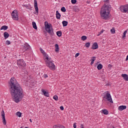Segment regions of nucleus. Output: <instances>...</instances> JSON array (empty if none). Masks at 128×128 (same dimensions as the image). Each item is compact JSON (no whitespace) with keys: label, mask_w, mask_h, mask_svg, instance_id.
<instances>
[{"label":"nucleus","mask_w":128,"mask_h":128,"mask_svg":"<svg viewBox=\"0 0 128 128\" xmlns=\"http://www.w3.org/2000/svg\"><path fill=\"white\" fill-rule=\"evenodd\" d=\"M121 76L123 78L124 80L126 82L128 81V76L126 74H122Z\"/></svg>","instance_id":"nucleus-13"},{"label":"nucleus","mask_w":128,"mask_h":128,"mask_svg":"<svg viewBox=\"0 0 128 128\" xmlns=\"http://www.w3.org/2000/svg\"><path fill=\"white\" fill-rule=\"evenodd\" d=\"M30 122H32V119H30Z\"/></svg>","instance_id":"nucleus-45"},{"label":"nucleus","mask_w":128,"mask_h":128,"mask_svg":"<svg viewBox=\"0 0 128 128\" xmlns=\"http://www.w3.org/2000/svg\"><path fill=\"white\" fill-rule=\"evenodd\" d=\"M71 2L72 4H76V0H72Z\"/></svg>","instance_id":"nucleus-35"},{"label":"nucleus","mask_w":128,"mask_h":128,"mask_svg":"<svg viewBox=\"0 0 128 128\" xmlns=\"http://www.w3.org/2000/svg\"><path fill=\"white\" fill-rule=\"evenodd\" d=\"M12 20H18V10H13L11 14Z\"/></svg>","instance_id":"nucleus-5"},{"label":"nucleus","mask_w":128,"mask_h":128,"mask_svg":"<svg viewBox=\"0 0 128 128\" xmlns=\"http://www.w3.org/2000/svg\"><path fill=\"white\" fill-rule=\"evenodd\" d=\"M74 128H76V123H74Z\"/></svg>","instance_id":"nucleus-41"},{"label":"nucleus","mask_w":128,"mask_h":128,"mask_svg":"<svg viewBox=\"0 0 128 128\" xmlns=\"http://www.w3.org/2000/svg\"><path fill=\"white\" fill-rule=\"evenodd\" d=\"M56 34H57V36H58L59 37L62 36V32H61V31H58V32H56Z\"/></svg>","instance_id":"nucleus-29"},{"label":"nucleus","mask_w":128,"mask_h":128,"mask_svg":"<svg viewBox=\"0 0 128 128\" xmlns=\"http://www.w3.org/2000/svg\"><path fill=\"white\" fill-rule=\"evenodd\" d=\"M102 112L104 114H108V111L106 109L102 110Z\"/></svg>","instance_id":"nucleus-18"},{"label":"nucleus","mask_w":128,"mask_h":128,"mask_svg":"<svg viewBox=\"0 0 128 128\" xmlns=\"http://www.w3.org/2000/svg\"><path fill=\"white\" fill-rule=\"evenodd\" d=\"M60 12H58V11L56 10V18H57V20H60Z\"/></svg>","instance_id":"nucleus-16"},{"label":"nucleus","mask_w":128,"mask_h":128,"mask_svg":"<svg viewBox=\"0 0 128 128\" xmlns=\"http://www.w3.org/2000/svg\"><path fill=\"white\" fill-rule=\"evenodd\" d=\"M6 114H4V111L2 110V120H3L2 122L4 124L6 125Z\"/></svg>","instance_id":"nucleus-10"},{"label":"nucleus","mask_w":128,"mask_h":128,"mask_svg":"<svg viewBox=\"0 0 128 128\" xmlns=\"http://www.w3.org/2000/svg\"><path fill=\"white\" fill-rule=\"evenodd\" d=\"M45 30L50 36H54V29L52 26V24H48V22L46 21L44 22Z\"/></svg>","instance_id":"nucleus-4"},{"label":"nucleus","mask_w":128,"mask_h":128,"mask_svg":"<svg viewBox=\"0 0 128 128\" xmlns=\"http://www.w3.org/2000/svg\"><path fill=\"white\" fill-rule=\"evenodd\" d=\"M80 128H84V124H81V125H80Z\"/></svg>","instance_id":"nucleus-43"},{"label":"nucleus","mask_w":128,"mask_h":128,"mask_svg":"<svg viewBox=\"0 0 128 128\" xmlns=\"http://www.w3.org/2000/svg\"><path fill=\"white\" fill-rule=\"evenodd\" d=\"M110 32L111 34H116V30H114V28H112L111 30H110Z\"/></svg>","instance_id":"nucleus-25"},{"label":"nucleus","mask_w":128,"mask_h":128,"mask_svg":"<svg viewBox=\"0 0 128 128\" xmlns=\"http://www.w3.org/2000/svg\"><path fill=\"white\" fill-rule=\"evenodd\" d=\"M4 38L5 40H6L10 36V34L8 33V32H4Z\"/></svg>","instance_id":"nucleus-17"},{"label":"nucleus","mask_w":128,"mask_h":128,"mask_svg":"<svg viewBox=\"0 0 128 128\" xmlns=\"http://www.w3.org/2000/svg\"><path fill=\"white\" fill-rule=\"evenodd\" d=\"M53 98H54V100H58V96L55 95V96H54Z\"/></svg>","instance_id":"nucleus-32"},{"label":"nucleus","mask_w":128,"mask_h":128,"mask_svg":"<svg viewBox=\"0 0 128 128\" xmlns=\"http://www.w3.org/2000/svg\"><path fill=\"white\" fill-rule=\"evenodd\" d=\"M34 6L38 14V1H36V0H34Z\"/></svg>","instance_id":"nucleus-11"},{"label":"nucleus","mask_w":128,"mask_h":128,"mask_svg":"<svg viewBox=\"0 0 128 128\" xmlns=\"http://www.w3.org/2000/svg\"><path fill=\"white\" fill-rule=\"evenodd\" d=\"M90 42H86V44H85V46H86V48H90Z\"/></svg>","instance_id":"nucleus-30"},{"label":"nucleus","mask_w":128,"mask_h":128,"mask_svg":"<svg viewBox=\"0 0 128 128\" xmlns=\"http://www.w3.org/2000/svg\"><path fill=\"white\" fill-rule=\"evenodd\" d=\"M120 12H127L128 14V5L121 6L120 8Z\"/></svg>","instance_id":"nucleus-8"},{"label":"nucleus","mask_w":128,"mask_h":128,"mask_svg":"<svg viewBox=\"0 0 128 128\" xmlns=\"http://www.w3.org/2000/svg\"><path fill=\"white\" fill-rule=\"evenodd\" d=\"M104 98H106L107 100H108V102H111L112 104L114 102L112 101V96H110V92H107L106 96H104Z\"/></svg>","instance_id":"nucleus-7"},{"label":"nucleus","mask_w":128,"mask_h":128,"mask_svg":"<svg viewBox=\"0 0 128 128\" xmlns=\"http://www.w3.org/2000/svg\"><path fill=\"white\" fill-rule=\"evenodd\" d=\"M44 60H46V66H48L50 68V70H56V66H54V64L52 62V60H51V58H48V56H44Z\"/></svg>","instance_id":"nucleus-3"},{"label":"nucleus","mask_w":128,"mask_h":128,"mask_svg":"<svg viewBox=\"0 0 128 128\" xmlns=\"http://www.w3.org/2000/svg\"><path fill=\"white\" fill-rule=\"evenodd\" d=\"M40 52L42 54H44V56H48V55H46V52H44V50H42V48H40Z\"/></svg>","instance_id":"nucleus-20"},{"label":"nucleus","mask_w":128,"mask_h":128,"mask_svg":"<svg viewBox=\"0 0 128 128\" xmlns=\"http://www.w3.org/2000/svg\"><path fill=\"white\" fill-rule=\"evenodd\" d=\"M16 115L17 116H18V118H20L22 116V112H18L16 113Z\"/></svg>","instance_id":"nucleus-26"},{"label":"nucleus","mask_w":128,"mask_h":128,"mask_svg":"<svg viewBox=\"0 0 128 128\" xmlns=\"http://www.w3.org/2000/svg\"><path fill=\"white\" fill-rule=\"evenodd\" d=\"M62 24H63V26H68V22L66 21H63Z\"/></svg>","instance_id":"nucleus-28"},{"label":"nucleus","mask_w":128,"mask_h":128,"mask_svg":"<svg viewBox=\"0 0 128 128\" xmlns=\"http://www.w3.org/2000/svg\"><path fill=\"white\" fill-rule=\"evenodd\" d=\"M17 64L18 68H24V66H26V62L22 59H20L18 60H17Z\"/></svg>","instance_id":"nucleus-6"},{"label":"nucleus","mask_w":128,"mask_h":128,"mask_svg":"<svg viewBox=\"0 0 128 128\" xmlns=\"http://www.w3.org/2000/svg\"><path fill=\"white\" fill-rule=\"evenodd\" d=\"M30 48V46L28 44H26L21 46V49L22 50L23 52H26V50H28Z\"/></svg>","instance_id":"nucleus-9"},{"label":"nucleus","mask_w":128,"mask_h":128,"mask_svg":"<svg viewBox=\"0 0 128 128\" xmlns=\"http://www.w3.org/2000/svg\"><path fill=\"white\" fill-rule=\"evenodd\" d=\"M80 56V53H77L75 54V58H78Z\"/></svg>","instance_id":"nucleus-39"},{"label":"nucleus","mask_w":128,"mask_h":128,"mask_svg":"<svg viewBox=\"0 0 128 128\" xmlns=\"http://www.w3.org/2000/svg\"><path fill=\"white\" fill-rule=\"evenodd\" d=\"M96 56H93V57H92V62H94V61L96 60Z\"/></svg>","instance_id":"nucleus-36"},{"label":"nucleus","mask_w":128,"mask_h":128,"mask_svg":"<svg viewBox=\"0 0 128 128\" xmlns=\"http://www.w3.org/2000/svg\"><path fill=\"white\" fill-rule=\"evenodd\" d=\"M61 10L63 12H66V8L64 7H62L61 8Z\"/></svg>","instance_id":"nucleus-31"},{"label":"nucleus","mask_w":128,"mask_h":128,"mask_svg":"<svg viewBox=\"0 0 128 128\" xmlns=\"http://www.w3.org/2000/svg\"><path fill=\"white\" fill-rule=\"evenodd\" d=\"M104 32V29H102V30L98 32V34L97 35L98 36H100V34H102Z\"/></svg>","instance_id":"nucleus-34"},{"label":"nucleus","mask_w":128,"mask_h":128,"mask_svg":"<svg viewBox=\"0 0 128 128\" xmlns=\"http://www.w3.org/2000/svg\"><path fill=\"white\" fill-rule=\"evenodd\" d=\"M42 92H43L45 96H46L47 98H48L50 96V94H48V92H46V90H44L42 89Z\"/></svg>","instance_id":"nucleus-14"},{"label":"nucleus","mask_w":128,"mask_h":128,"mask_svg":"<svg viewBox=\"0 0 128 128\" xmlns=\"http://www.w3.org/2000/svg\"><path fill=\"white\" fill-rule=\"evenodd\" d=\"M32 24L34 28V30H38V26H36V22H32Z\"/></svg>","instance_id":"nucleus-19"},{"label":"nucleus","mask_w":128,"mask_h":128,"mask_svg":"<svg viewBox=\"0 0 128 128\" xmlns=\"http://www.w3.org/2000/svg\"><path fill=\"white\" fill-rule=\"evenodd\" d=\"M94 61H92V62H90L91 66H92V64H94Z\"/></svg>","instance_id":"nucleus-44"},{"label":"nucleus","mask_w":128,"mask_h":128,"mask_svg":"<svg viewBox=\"0 0 128 128\" xmlns=\"http://www.w3.org/2000/svg\"><path fill=\"white\" fill-rule=\"evenodd\" d=\"M87 38L86 36H82L81 38L82 40H86Z\"/></svg>","instance_id":"nucleus-33"},{"label":"nucleus","mask_w":128,"mask_h":128,"mask_svg":"<svg viewBox=\"0 0 128 128\" xmlns=\"http://www.w3.org/2000/svg\"><path fill=\"white\" fill-rule=\"evenodd\" d=\"M60 110H64V108L63 106H60Z\"/></svg>","instance_id":"nucleus-40"},{"label":"nucleus","mask_w":128,"mask_h":128,"mask_svg":"<svg viewBox=\"0 0 128 128\" xmlns=\"http://www.w3.org/2000/svg\"><path fill=\"white\" fill-rule=\"evenodd\" d=\"M126 109V106H120L118 108V110L122 111Z\"/></svg>","instance_id":"nucleus-15"},{"label":"nucleus","mask_w":128,"mask_h":128,"mask_svg":"<svg viewBox=\"0 0 128 128\" xmlns=\"http://www.w3.org/2000/svg\"><path fill=\"white\" fill-rule=\"evenodd\" d=\"M110 4H104L100 12L102 18L103 20H108L110 18Z\"/></svg>","instance_id":"nucleus-2"},{"label":"nucleus","mask_w":128,"mask_h":128,"mask_svg":"<svg viewBox=\"0 0 128 128\" xmlns=\"http://www.w3.org/2000/svg\"><path fill=\"white\" fill-rule=\"evenodd\" d=\"M126 32H128V30H126L124 33H123V36H122V38H126Z\"/></svg>","instance_id":"nucleus-24"},{"label":"nucleus","mask_w":128,"mask_h":128,"mask_svg":"<svg viewBox=\"0 0 128 128\" xmlns=\"http://www.w3.org/2000/svg\"><path fill=\"white\" fill-rule=\"evenodd\" d=\"M10 92L15 102H20V98H22V89L14 77H12L9 82Z\"/></svg>","instance_id":"nucleus-1"},{"label":"nucleus","mask_w":128,"mask_h":128,"mask_svg":"<svg viewBox=\"0 0 128 128\" xmlns=\"http://www.w3.org/2000/svg\"><path fill=\"white\" fill-rule=\"evenodd\" d=\"M60 50V48L58 47V44H55V52H58Z\"/></svg>","instance_id":"nucleus-21"},{"label":"nucleus","mask_w":128,"mask_h":128,"mask_svg":"<svg viewBox=\"0 0 128 128\" xmlns=\"http://www.w3.org/2000/svg\"><path fill=\"white\" fill-rule=\"evenodd\" d=\"M53 128H60V126L55 125L53 126Z\"/></svg>","instance_id":"nucleus-38"},{"label":"nucleus","mask_w":128,"mask_h":128,"mask_svg":"<svg viewBox=\"0 0 128 128\" xmlns=\"http://www.w3.org/2000/svg\"><path fill=\"white\" fill-rule=\"evenodd\" d=\"M25 128H28V127H26Z\"/></svg>","instance_id":"nucleus-46"},{"label":"nucleus","mask_w":128,"mask_h":128,"mask_svg":"<svg viewBox=\"0 0 128 128\" xmlns=\"http://www.w3.org/2000/svg\"><path fill=\"white\" fill-rule=\"evenodd\" d=\"M44 78H48V74H44Z\"/></svg>","instance_id":"nucleus-42"},{"label":"nucleus","mask_w":128,"mask_h":128,"mask_svg":"<svg viewBox=\"0 0 128 128\" xmlns=\"http://www.w3.org/2000/svg\"><path fill=\"white\" fill-rule=\"evenodd\" d=\"M104 4H106V6L110 4V0H104Z\"/></svg>","instance_id":"nucleus-27"},{"label":"nucleus","mask_w":128,"mask_h":128,"mask_svg":"<svg viewBox=\"0 0 128 128\" xmlns=\"http://www.w3.org/2000/svg\"><path fill=\"white\" fill-rule=\"evenodd\" d=\"M113 128H114L113 127Z\"/></svg>","instance_id":"nucleus-47"},{"label":"nucleus","mask_w":128,"mask_h":128,"mask_svg":"<svg viewBox=\"0 0 128 128\" xmlns=\"http://www.w3.org/2000/svg\"><path fill=\"white\" fill-rule=\"evenodd\" d=\"M8 27L6 26H3L1 27L0 30H8Z\"/></svg>","instance_id":"nucleus-23"},{"label":"nucleus","mask_w":128,"mask_h":128,"mask_svg":"<svg viewBox=\"0 0 128 128\" xmlns=\"http://www.w3.org/2000/svg\"><path fill=\"white\" fill-rule=\"evenodd\" d=\"M97 68L98 70H102V64H98V66H97Z\"/></svg>","instance_id":"nucleus-22"},{"label":"nucleus","mask_w":128,"mask_h":128,"mask_svg":"<svg viewBox=\"0 0 128 128\" xmlns=\"http://www.w3.org/2000/svg\"><path fill=\"white\" fill-rule=\"evenodd\" d=\"M6 44H10V40H6Z\"/></svg>","instance_id":"nucleus-37"},{"label":"nucleus","mask_w":128,"mask_h":128,"mask_svg":"<svg viewBox=\"0 0 128 128\" xmlns=\"http://www.w3.org/2000/svg\"><path fill=\"white\" fill-rule=\"evenodd\" d=\"M98 48V45L97 42L94 43L92 46V50H96Z\"/></svg>","instance_id":"nucleus-12"}]
</instances>
